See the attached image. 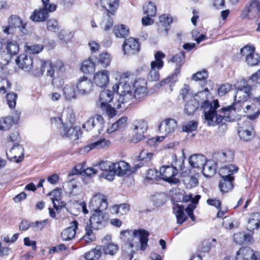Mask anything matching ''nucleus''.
I'll use <instances>...</instances> for the list:
<instances>
[{
    "label": "nucleus",
    "instance_id": "1",
    "mask_svg": "<svg viewBox=\"0 0 260 260\" xmlns=\"http://www.w3.org/2000/svg\"><path fill=\"white\" fill-rule=\"evenodd\" d=\"M133 79L128 73H123L120 78L119 84L113 86L114 91L119 94L117 104H115L117 109L123 108L125 104L129 103L134 99H141L146 95L147 82L145 79L139 78L135 80L131 86Z\"/></svg>",
    "mask_w": 260,
    "mask_h": 260
},
{
    "label": "nucleus",
    "instance_id": "2",
    "mask_svg": "<svg viewBox=\"0 0 260 260\" xmlns=\"http://www.w3.org/2000/svg\"><path fill=\"white\" fill-rule=\"evenodd\" d=\"M209 93L208 88L198 92L193 96V100L201 103V108L204 110V116L208 125L213 126L222 122V116L216 113V109L219 107L218 100H214L212 102L207 100Z\"/></svg>",
    "mask_w": 260,
    "mask_h": 260
},
{
    "label": "nucleus",
    "instance_id": "3",
    "mask_svg": "<svg viewBox=\"0 0 260 260\" xmlns=\"http://www.w3.org/2000/svg\"><path fill=\"white\" fill-rule=\"evenodd\" d=\"M251 87L249 85L243 86L242 88H238L234 95L235 101L232 105L228 106L222 109L223 115L222 120L226 121H232L235 120L236 114L239 112L242 108V103L247 100L250 96Z\"/></svg>",
    "mask_w": 260,
    "mask_h": 260
},
{
    "label": "nucleus",
    "instance_id": "4",
    "mask_svg": "<svg viewBox=\"0 0 260 260\" xmlns=\"http://www.w3.org/2000/svg\"><path fill=\"white\" fill-rule=\"evenodd\" d=\"M185 60V53L183 52H180L179 53L174 55L171 59L172 63L176 64V69L175 73L172 75L171 77H169L164 80H162L160 83H158L160 86L167 85L169 86L170 91L173 90V87L175 82L176 81V77L180 73V68L184 62Z\"/></svg>",
    "mask_w": 260,
    "mask_h": 260
},
{
    "label": "nucleus",
    "instance_id": "5",
    "mask_svg": "<svg viewBox=\"0 0 260 260\" xmlns=\"http://www.w3.org/2000/svg\"><path fill=\"white\" fill-rule=\"evenodd\" d=\"M42 69L38 74H41L46 71V75L52 78L53 82L55 77H60L63 73L64 67L63 62L61 60H57L52 62L50 60H46V62L42 63Z\"/></svg>",
    "mask_w": 260,
    "mask_h": 260
},
{
    "label": "nucleus",
    "instance_id": "6",
    "mask_svg": "<svg viewBox=\"0 0 260 260\" xmlns=\"http://www.w3.org/2000/svg\"><path fill=\"white\" fill-rule=\"evenodd\" d=\"M165 55L164 53L157 51L154 55L155 61L151 62V70L148 76V79L151 81H156L159 79V74L157 70L161 69L164 66V61L162 58H164Z\"/></svg>",
    "mask_w": 260,
    "mask_h": 260
},
{
    "label": "nucleus",
    "instance_id": "7",
    "mask_svg": "<svg viewBox=\"0 0 260 260\" xmlns=\"http://www.w3.org/2000/svg\"><path fill=\"white\" fill-rule=\"evenodd\" d=\"M177 166H163L159 170L160 178L170 183L176 184L179 182Z\"/></svg>",
    "mask_w": 260,
    "mask_h": 260
},
{
    "label": "nucleus",
    "instance_id": "8",
    "mask_svg": "<svg viewBox=\"0 0 260 260\" xmlns=\"http://www.w3.org/2000/svg\"><path fill=\"white\" fill-rule=\"evenodd\" d=\"M260 8L259 0H250L246 5L241 14L242 19H258V10Z\"/></svg>",
    "mask_w": 260,
    "mask_h": 260
},
{
    "label": "nucleus",
    "instance_id": "9",
    "mask_svg": "<svg viewBox=\"0 0 260 260\" xmlns=\"http://www.w3.org/2000/svg\"><path fill=\"white\" fill-rule=\"evenodd\" d=\"M177 127V121L174 119H167L159 125L158 129L162 135L155 138L158 142L162 141L166 137L173 133Z\"/></svg>",
    "mask_w": 260,
    "mask_h": 260
},
{
    "label": "nucleus",
    "instance_id": "10",
    "mask_svg": "<svg viewBox=\"0 0 260 260\" xmlns=\"http://www.w3.org/2000/svg\"><path fill=\"white\" fill-rule=\"evenodd\" d=\"M240 53L250 66H257L260 62V56L255 52V47L253 46H245L241 49Z\"/></svg>",
    "mask_w": 260,
    "mask_h": 260
},
{
    "label": "nucleus",
    "instance_id": "11",
    "mask_svg": "<svg viewBox=\"0 0 260 260\" xmlns=\"http://www.w3.org/2000/svg\"><path fill=\"white\" fill-rule=\"evenodd\" d=\"M88 206L93 211H104L108 207L106 196L100 192L95 193L90 199Z\"/></svg>",
    "mask_w": 260,
    "mask_h": 260
},
{
    "label": "nucleus",
    "instance_id": "12",
    "mask_svg": "<svg viewBox=\"0 0 260 260\" xmlns=\"http://www.w3.org/2000/svg\"><path fill=\"white\" fill-rule=\"evenodd\" d=\"M132 126L134 134L132 141L137 143L144 138V134L148 128L147 123L142 119L137 120L134 121Z\"/></svg>",
    "mask_w": 260,
    "mask_h": 260
},
{
    "label": "nucleus",
    "instance_id": "13",
    "mask_svg": "<svg viewBox=\"0 0 260 260\" xmlns=\"http://www.w3.org/2000/svg\"><path fill=\"white\" fill-rule=\"evenodd\" d=\"M130 172L131 171L128 164L125 161H120L113 164L111 174L107 175L106 179L109 181H112L114 179L115 175L119 176H123L126 175H129Z\"/></svg>",
    "mask_w": 260,
    "mask_h": 260
},
{
    "label": "nucleus",
    "instance_id": "14",
    "mask_svg": "<svg viewBox=\"0 0 260 260\" xmlns=\"http://www.w3.org/2000/svg\"><path fill=\"white\" fill-rule=\"evenodd\" d=\"M90 218V224L94 230H100L103 228L108 219V215L102 211H94Z\"/></svg>",
    "mask_w": 260,
    "mask_h": 260
},
{
    "label": "nucleus",
    "instance_id": "15",
    "mask_svg": "<svg viewBox=\"0 0 260 260\" xmlns=\"http://www.w3.org/2000/svg\"><path fill=\"white\" fill-rule=\"evenodd\" d=\"M236 260H260V252L249 247H243L236 252Z\"/></svg>",
    "mask_w": 260,
    "mask_h": 260
},
{
    "label": "nucleus",
    "instance_id": "16",
    "mask_svg": "<svg viewBox=\"0 0 260 260\" xmlns=\"http://www.w3.org/2000/svg\"><path fill=\"white\" fill-rule=\"evenodd\" d=\"M238 134L240 138L244 141L251 140L254 137V130L252 123L245 121L243 123H239Z\"/></svg>",
    "mask_w": 260,
    "mask_h": 260
},
{
    "label": "nucleus",
    "instance_id": "17",
    "mask_svg": "<svg viewBox=\"0 0 260 260\" xmlns=\"http://www.w3.org/2000/svg\"><path fill=\"white\" fill-rule=\"evenodd\" d=\"M93 86L91 80L85 76L80 77L76 84L78 93L83 95L91 93L93 90Z\"/></svg>",
    "mask_w": 260,
    "mask_h": 260
},
{
    "label": "nucleus",
    "instance_id": "18",
    "mask_svg": "<svg viewBox=\"0 0 260 260\" xmlns=\"http://www.w3.org/2000/svg\"><path fill=\"white\" fill-rule=\"evenodd\" d=\"M16 62L18 67L25 72H30L33 69L32 58L25 54L18 56Z\"/></svg>",
    "mask_w": 260,
    "mask_h": 260
},
{
    "label": "nucleus",
    "instance_id": "19",
    "mask_svg": "<svg viewBox=\"0 0 260 260\" xmlns=\"http://www.w3.org/2000/svg\"><path fill=\"white\" fill-rule=\"evenodd\" d=\"M104 125L103 118L100 115H96L93 118H90L83 125V128L86 131L91 130L94 127H96L98 131L100 133L102 131Z\"/></svg>",
    "mask_w": 260,
    "mask_h": 260
},
{
    "label": "nucleus",
    "instance_id": "20",
    "mask_svg": "<svg viewBox=\"0 0 260 260\" xmlns=\"http://www.w3.org/2000/svg\"><path fill=\"white\" fill-rule=\"evenodd\" d=\"M122 49L125 54H133L140 50V44L137 40L130 37L125 40Z\"/></svg>",
    "mask_w": 260,
    "mask_h": 260
},
{
    "label": "nucleus",
    "instance_id": "21",
    "mask_svg": "<svg viewBox=\"0 0 260 260\" xmlns=\"http://www.w3.org/2000/svg\"><path fill=\"white\" fill-rule=\"evenodd\" d=\"M93 81L100 87H106L109 82V71L104 70L96 72L93 76Z\"/></svg>",
    "mask_w": 260,
    "mask_h": 260
},
{
    "label": "nucleus",
    "instance_id": "22",
    "mask_svg": "<svg viewBox=\"0 0 260 260\" xmlns=\"http://www.w3.org/2000/svg\"><path fill=\"white\" fill-rule=\"evenodd\" d=\"M201 196L197 195L194 198L192 194H190L189 195L185 196L183 198V202H187L190 201V203L185 208V211L189 217L191 218L192 221H195V216L193 214V210L196 208V204H197L199 200L200 199Z\"/></svg>",
    "mask_w": 260,
    "mask_h": 260
},
{
    "label": "nucleus",
    "instance_id": "23",
    "mask_svg": "<svg viewBox=\"0 0 260 260\" xmlns=\"http://www.w3.org/2000/svg\"><path fill=\"white\" fill-rule=\"evenodd\" d=\"M60 133L63 137L74 140L78 139L81 134L80 128L78 127H74L73 125L62 126L60 128Z\"/></svg>",
    "mask_w": 260,
    "mask_h": 260
},
{
    "label": "nucleus",
    "instance_id": "24",
    "mask_svg": "<svg viewBox=\"0 0 260 260\" xmlns=\"http://www.w3.org/2000/svg\"><path fill=\"white\" fill-rule=\"evenodd\" d=\"M23 148L21 145L14 144L7 155L11 160L14 159L15 161L18 163L23 159Z\"/></svg>",
    "mask_w": 260,
    "mask_h": 260
},
{
    "label": "nucleus",
    "instance_id": "25",
    "mask_svg": "<svg viewBox=\"0 0 260 260\" xmlns=\"http://www.w3.org/2000/svg\"><path fill=\"white\" fill-rule=\"evenodd\" d=\"M110 145V142L104 138H93L91 142L85 147L89 148L88 150L94 149H102L108 147Z\"/></svg>",
    "mask_w": 260,
    "mask_h": 260
},
{
    "label": "nucleus",
    "instance_id": "26",
    "mask_svg": "<svg viewBox=\"0 0 260 260\" xmlns=\"http://www.w3.org/2000/svg\"><path fill=\"white\" fill-rule=\"evenodd\" d=\"M78 223L77 221H73L68 228L61 232V238L63 241H70L75 237L78 229Z\"/></svg>",
    "mask_w": 260,
    "mask_h": 260
},
{
    "label": "nucleus",
    "instance_id": "27",
    "mask_svg": "<svg viewBox=\"0 0 260 260\" xmlns=\"http://www.w3.org/2000/svg\"><path fill=\"white\" fill-rule=\"evenodd\" d=\"M113 99V92L109 90H104L102 91L99 95L98 100L96 101V106L100 108H104V107L109 105Z\"/></svg>",
    "mask_w": 260,
    "mask_h": 260
},
{
    "label": "nucleus",
    "instance_id": "28",
    "mask_svg": "<svg viewBox=\"0 0 260 260\" xmlns=\"http://www.w3.org/2000/svg\"><path fill=\"white\" fill-rule=\"evenodd\" d=\"M260 225V212H255L251 213L248 219L246 224L247 229L252 232L255 230H258Z\"/></svg>",
    "mask_w": 260,
    "mask_h": 260
},
{
    "label": "nucleus",
    "instance_id": "29",
    "mask_svg": "<svg viewBox=\"0 0 260 260\" xmlns=\"http://www.w3.org/2000/svg\"><path fill=\"white\" fill-rule=\"evenodd\" d=\"M53 11H49L48 9L44 8L35 10L30 17V19L35 22H42L46 20L49 16L50 13Z\"/></svg>",
    "mask_w": 260,
    "mask_h": 260
},
{
    "label": "nucleus",
    "instance_id": "30",
    "mask_svg": "<svg viewBox=\"0 0 260 260\" xmlns=\"http://www.w3.org/2000/svg\"><path fill=\"white\" fill-rule=\"evenodd\" d=\"M206 157L200 154H194L191 155L188 159L190 166L193 168L201 170L203 165L206 162Z\"/></svg>",
    "mask_w": 260,
    "mask_h": 260
},
{
    "label": "nucleus",
    "instance_id": "31",
    "mask_svg": "<svg viewBox=\"0 0 260 260\" xmlns=\"http://www.w3.org/2000/svg\"><path fill=\"white\" fill-rule=\"evenodd\" d=\"M8 23L12 28L18 27L22 33L26 34V23H24L19 17L16 15L11 16L8 19Z\"/></svg>",
    "mask_w": 260,
    "mask_h": 260
},
{
    "label": "nucleus",
    "instance_id": "32",
    "mask_svg": "<svg viewBox=\"0 0 260 260\" xmlns=\"http://www.w3.org/2000/svg\"><path fill=\"white\" fill-rule=\"evenodd\" d=\"M216 165L213 160H206L201 170L203 175L206 177H211L213 176L216 172Z\"/></svg>",
    "mask_w": 260,
    "mask_h": 260
},
{
    "label": "nucleus",
    "instance_id": "33",
    "mask_svg": "<svg viewBox=\"0 0 260 260\" xmlns=\"http://www.w3.org/2000/svg\"><path fill=\"white\" fill-rule=\"evenodd\" d=\"M70 211L72 214L75 215H78L81 212H83L84 214H86L88 212L86 203L84 202L77 201H74L71 203Z\"/></svg>",
    "mask_w": 260,
    "mask_h": 260
},
{
    "label": "nucleus",
    "instance_id": "34",
    "mask_svg": "<svg viewBox=\"0 0 260 260\" xmlns=\"http://www.w3.org/2000/svg\"><path fill=\"white\" fill-rule=\"evenodd\" d=\"M62 92L65 101H71L76 100L77 93L74 86L72 84L65 85L62 89Z\"/></svg>",
    "mask_w": 260,
    "mask_h": 260
},
{
    "label": "nucleus",
    "instance_id": "35",
    "mask_svg": "<svg viewBox=\"0 0 260 260\" xmlns=\"http://www.w3.org/2000/svg\"><path fill=\"white\" fill-rule=\"evenodd\" d=\"M173 212L177 218V222L178 224H182L187 218V216L184 213V207L179 204L174 205Z\"/></svg>",
    "mask_w": 260,
    "mask_h": 260
},
{
    "label": "nucleus",
    "instance_id": "36",
    "mask_svg": "<svg viewBox=\"0 0 260 260\" xmlns=\"http://www.w3.org/2000/svg\"><path fill=\"white\" fill-rule=\"evenodd\" d=\"M238 171V168L237 166L230 165L221 168L219 174L222 178H234L232 175L237 173Z\"/></svg>",
    "mask_w": 260,
    "mask_h": 260
},
{
    "label": "nucleus",
    "instance_id": "37",
    "mask_svg": "<svg viewBox=\"0 0 260 260\" xmlns=\"http://www.w3.org/2000/svg\"><path fill=\"white\" fill-rule=\"evenodd\" d=\"M127 117H121L119 119H118L115 122L113 123L112 125L107 129V133L109 134H111L117 130H120L125 128L127 124Z\"/></svg>",
    "mask_w": 260,
    "mask_h": 260
},
{
    "label": "nucleus",
    "instance_id": "38",
    "mask_svg": "<svg viewBox=\"0 0 260 260\" xmlns=\"http://www.w3.org/2000/svg\"><path fill=\"white\" fill-rule=\"evenodd\" d=\"M234 152L232 150H224L219 152L216 154L217 161L221 163H225L232 161L234 159Z\"/></svg>",
    "mask_w": 260,
    "mask_h": 260
},
{
    "label": "nucleus",
    "instance_id": "39",
    "mask_svg": "<svg viewBox=\"0 0 260 260\" xmlns=\"http://www.w3.org/2000/svg\"><path fill=\"white\" fill-rule=\"evenodd\" d=\"M233 237L235 242L238 244L250 243L252 240L251 235L245 232L236 233Z\"/></svg>",
    "mask_w": 260,
    "mask_h": 260
},
{
    "label": "nucleus",
    "instance_id": "40",
    "mask_svg": "<svg viewBox=\"0 0 260 260\" xmlns=\"http://www.w3.org/2000/svg\"><path fill=\"white\" fill-rule=\"evenodd\" d=\"M62 126L73 125L75 117V114L71 110H66L61 114Z\"/></svg>",
    "mask_w": 260,
    "mask_h": 260
},
{
    "label": "nucleus",
    "instance_id": "41",
    "mask_svg": "<svg viewBox=\"0 0 260 260\" xmlns=\"http://www.w3.org/2000/svg\"><path fill=\"white\" fill-rule=\"evenodd\" d=\"M101 4L109 13H112L118 8V0H101Z\"/></svg>",
    "mask_w": 260,
    "mask_h": 260
},
{
    "label": "nucleus",
    "instance_id": "42",
    "mask_svg": "<svg viewBox=\"0 0 260 260\" xmlns=\"http://www.w3.org/2000/svg\"><path fill=\"white\" fill-rule=\"evenodd\" d=\"M244 112L249 113L247 117L251 120H254L260 115V109H257L256 106L254 104L246 105Z\"/></svg>",
    "mask_w": 260,
    "mask_h": 260
},
{
    "label": "nucleus",
    "instance_id": "43",
    "mask_svg": "<svg viewBox=\"0 0 260 260\" xmlns=\"http://www.w3.org/2000/svg\"><path fill=\"white\" fill-rule=\"evenodd\" d=\"M234 178H222L219 184V187L221 191L227 192L233 188V181Z\"/></svg>",
    "mask_w": 260,
    "mask_h": 260
},
{
    "label": "nucleus",
    "instance_id": "44",
    "mask_svg": "<svg viewBox=\"0 0 260 260\" xmlns=\"http://www.w3.org/2000/svg\"><path fill=\"white\" fill-rule=\"evenodd\" d=\"M113 162L109 161H102L98 164L96 165L95 167L97 168V169L98 168L101 170L104 171L103 176L106 178L107 175L111 174L112 168L113 167Z\"/></svg>",
    "mask_w": 260,
    "mask_h": 260
},
{
    "label": "nucleus",
    "instance_id": "45",
    "mask_svg": "<svg viewBox=\"0 0 260 260\" xmlns=\"http://www.w3.org/2000/svg\"><path fill=\"white\" fill-rule=\"evenodd\" d=\"M129 209L130 206L128 204H122L113 206L111 209V212L113 214L122 215L126 214Z\"/></svg>",
    "mask_w": 260,
    "mask_h": 260
},
{
    "label": "nucleus",
    "instance_id": "46",
    "mask_svg": "<svg viewBox=\"0 0 260 260\" xmlns=\"http://www.w3.org/2000/svg\"><path fill=\"white\" fill-rule=\"evenodd\" d=\"M101 255L102 247L98 246L95 248L86 253L85 258L86 260H98L101 257Z\"/></svg>",
    "mask_w": 260,
    "mask_h": 260
},
{
    "label": "nucleus",
    "instance_id": "47",
    "mask_svg": "<svg viewBox=\"0 0 260 260\" xmlns=\"http://www.w3.org/2000/svg\"><path fill=\"white\" fill-rule=\"evenodd\" d=\"M112 60V56L107 52L101 53L98 59V64H100L103 68H107L110 66Z\"/></svg>",
    "mask_w": 260,
    "mask_h": 260
},
{
    "label": "nucleus",
    "instance_id": "48",
    "mask_svg": "<svg viewBox=\"0 0 260 260\" xmlns=\"http://www.w3.org/2000/svg\"><path fill=\"white\" fill-rule=\"evenodd\" d=\"M113 31L116 37L121 38L128 35L129 29L125 25L121 24L115 26Z\"/></svg>",
    "mask_w": 260,
    "mask_h": 260
},
{
    "label": "nucleus",
    "instance_id": "49",
    "mask_svg": "<svg viewBox=\"0 0 260 260\" xmlns=\"http://www.w3.org/2000/svg\"><path fill=\"white\" fill-rule=\"evenodd\" d=\"M199 106V102L191 99L185 104L184 112L188 115H192Z\"/></svg>",
    "mask_w": 260,
    "mask_h": 260
},
{
    "label": "nucleus",
    "instance_id": "50",
    "mask_svg": "<svg viewBox=\"0 0 260 260\" xmlns=\"http://www.w3.org/2000/svg\"><path fill=\"white\" fill-rule=\"evenodd\" d=\"M14 123V119L11 116L2 118L0 119V130L3 131L8 130Z\"/></svg>",
    "mask_w": 260,
    "mask_h": 260
},
{
    "label": "nucleus",
    "instance_id": "51",
    "mask_svg": "<svg viewBox=\"0 0 260 260\" xmlns=\"http://www.w3.org/2000/svg\"><path fill=\"white\" fill-rule=\"evenodd\" d=\"M95 63L93 62L91 58L85 60L81 66V69L85 73H89L94 71Z\"/></svg>",
    "mask_w": 260,
    "mask_h": 260
},
{
    "label": "nucleus",
    "instance_id": "52",
    "mask_svg": "<svg viewBox=\"0 0 260 260\" xmlns=\"http://www.w3.org/2000/svg\"><path fill=\"white\" fill-rule=\"evenodd\" d=\"M222 225L224 228L231 230L237 228L238 226L239 222L238 220L235 219H232L230 217L225 216L223 219Z\"/></svg>",
    "mask_w": 260,
    "mask_h": 260
},
{
    "label": "nucleus",
    "instance_id": "53",
    "mask_svg": "<svg viewBox=\"0 0 260 260\" xmlns=\"http://www.w3.org/2000/svg\"><path fill=\"white\" fill-rule=\"evenodd\" d=\"M144 14L148 16H154L156 13V8L152 2L146 3L143 7Z\"/></svg>",
    "mask_w": 260,
    "mask_h": 260
},
{
    "label": "nucleus",
    "instance_id": "54",
    "mask_svg": "<svg viewBox=\"0 0 260 260\" xmlns=\"http://www.w3.org/2000/svg\"><path fill=\"white\" fill-rule=\"evenodd\" d=\"M167 196L164 193H158L152 197V201L155 206H159L166 201Z\"/></svg>",
    "mask_w": 260,
    "mask_h": 260
},
{
    "label": "nucleus",
    "instance_id": "55",
    "mask_svg": "<svg viewBox=\"0 0 260 260\" xmlns=\"http://www.w3.org/2000/svg\"><path fill=\"white\" fill-rule=\"evenodd\" d=\"M105 254L114 255L118 250V247L114 243H109L105 245L103 248Z\"/></svg>",
    "mask_w": 260,
    "mask_h": 260
},
{
    "label": "nucleus",
    "instance_id": "56",
    "mask_svg": "<svg viewBox=\"0 0 260 260\" xmlns=\"http://www.w3.org/2000/svg\"><path fill=\"white\" fill-rule=\"evenodd\" d=\"M48 196L51 197L50 199L52 202L53 207L54 208L57 209V206L56 203H55V201H58L60 200L61 196L60 190L58 188H56L50 192L48 193Z\"/></svg>",
    "mask_w": 260,
    "mask_h": 260
},
{
    "label": "nucleus",
    "instance_id": "57",
    "mask_svg": "<svg viewBox=\"0 0 260 260\" xmlns=\"http://www.w3.org/2000/svg\"><path fill=\"white\" fill-rule=\"evenodd\" d=\"M7 52L12 56L19 51V46L15 41H8L7 45Z\"/></svg>",
    "mask_w": 260,
    "mask_h": 260
},
{
    "label": "nucleus",
    "instance_id": "58",
    "mask_svg": "<svg viewBox=\"0 0 260 260\" xmlns=\"http://www.w3.org/2000/svg\"><path fill=\"white\" fill-rule=\"evenodd\" d=\"M47 28L49 31L53 32L58 30L59 29V25L58 21L54 18L48 20L47 22Z\"/></svg>",
    "mask_w": 260,
    "mask_h": 260
},
{
    "label": "nucleus",
    "instance_id": "59",
    "mask_svg": "<svg viewBox=\"0 0 260 260\" xmlns=\"http://www.w3.org/2000/svg\"><path fill=\"white\" fill-rule=\"evenodd\" d=\"M17 98V95L15 93L10 92L7 94L6 100L7 104L10 108L13 109L15 108Z\"/></svg>",
    "mask_w": 260,
    "mask_h": 260
},
{
    "label": "nucleus",
    "instance_id": "60",
    "mask_svg": "<svg viewBox=\"0 0 260 260\" xmlns=\"http://www.w3.org/2000/svg\"><path fill=\"white\" fill-rule=\"evenodd\" d=\"M183 182L187 188L194 187L198 183L197 179L193 176H190L184 177L183 178Z\"/></svg>",
    "mask_w": 260,
    "mask_h": 260
},
{
    "label": "nucleus",
    "instance_id": "61",
    "mask_svg": "<svg viewBox=\"0 0 260 260\" xmlns=\"http://www.w3.org/2000/svg\"><path fill=\"white\" fill-rule=\"evenodd\" d=\"M47 220L36 221L30 223V228L35 232L41 231L47 224Z\"/></svg>",
    "mask_w": 260,
    "mask_h": 260
},
{
    "label": "nucleus",
    "instance_id": "62",
    "mask_svg": "<svg viewBox=\"0 0 260 260\" xmlns=\"http://www.w3.org/2000/svg\"><path fill=\"white\" fill-rule=\"evenodd\" d=\"M153 156V153L147 150H142L139 155V158L141 160L148 161L152 159Z\"/></svg>",
    "mask_w": 260,
    "mask_h": 260
},
{
    "label": "nucleus",
    "instance_id": "63",
    "mask_svg": "<svg viewBox=\"0 0 260 260\" xmlns=\"http://www.w3.org/2000/svg\"><path fill=\"white\" fill-rule=\"evenodd\" d=\"M198 123L194 121H190L182 126V131L185 132H191L197 129Z\"/></svg>",
    "mask_w": 260,
    "mask_h": 260
},
{
    "label": "nucleus",
    "instance_id": "64",
    "mask_svg": "<svg viewBox=\"0 0 260 260\" xmlns=\"http://www.w3.org/2000/svg\"><path fill=\"white\" fill-rule=\"evenodd\" d=\"M58 37L60 40L67 42L73 37V34L69 30L62 29L58 33Z\"/></svg>",
    "mask_w": 260,
    "mask_h": 260
}]
</instances>
